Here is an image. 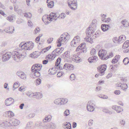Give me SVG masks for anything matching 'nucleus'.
Segmentation results:
<instances>
[{"label":"nucleus","instance_id":"nucleus-1","mask_svg":"<svg viewBox=\"0 0 129 129\" xmlns=\"http://www.w3.org/2000/svg\"><path fill=\"white\" fill-rule=\"evenodd\" d=\"M12 56L13 59L17 62L21 61L26 56L25 53L23 54L17 51H13L12 54L10 53H7L4 54L2 57V60L5 62L9 60Z\"/></svg>","mask_w":129,"mask_h":129},{"label":"nucleus","instance_id":"nucleus-2","mask_svg":"<svg viewBox=\"0 0 129 129\" xmlns=\"http://www.w3.org/2000/svg\"><path fill=\"white\" fill-rule=\"evenodd\" d=\"M70 36L67 33H63L61 35L59 38L58 39L57 41L58 43L57 45L58 47H60L62 43L64 44L66 41L69 40L70 39Z\"/></svg>","mask_w":129,"mask_h":129},{"label":"nucleus","instance_id":"nucleus-3","mask_svg":"<svg viewBox=\"0 0 129 129\" xmlns=\"http://www.w3.org/2000/svg\"><path fill=\"white\" fill-rule=\"evenodd\" d=\"M11 124L10 123V122H3L0 124L1 126H16L18 125L20 123V121L17 119H15L12 122Z\"/></svg>","mask_w":129,"mask_h":129},{"label":"nucleus","instance_id":"nucleus-4","mask_svg":"<svg viewBox=\"0 0 129 129\" xmlns=\"http://www.w3.org/2000/svg\"><path fill=\"white\" fill-rule=\"evenodd\" d=\"M68 3L69 7L73 10H76L77 7L76 0H68Z\"/></svg>","mask_w":129,"mask_h":129},{"label":"nucleus","instance_id":"nucleus-5","mask_svg":"<svg viewBox=\"0 0 129 129\" xmlns=\"http://www.w3.org/2000/svg\"><path fill=\"white\" fill-rule=\"evenodd\" d=\"M107 52L105 50H101L99 51L98 55L101 57V59L103 60H106L109 58V57H107Z\"/></svg>","mask_w":129,"mask_h":129},{"label":"nucleus","instance_id":"nucleus-6","mask_svg":"<svg viewBox=\"0 0 129 129\" xmlns=\"http://www.w3.org/2000/svg\"><path fill=\"white\" fill-rule=\"evenodd\" d=\"M85 44L84 43H81L76 49V51H78L80 50V52L81 53H86L87 50L86 48L85 47Z\"/></svg>","mask_w":129,"mask_h":129},{"label":"nucleus","instance_id":"nucleus-7","mask_svg":"<svg viewBox=\"0 0 129 129\" xmlns=\"http://www.w3.org/2000/svg\"><path fill=\"white\" fill-rule=\"evenodd\" d=\"M95 32V29L93 27L90 26L86 30V32L88 37H90L91 35L94 34Z\"/></svg>","mask_w":129,"mask_h":129},{"label":"nucleus","instance_id":"nucleus-8","mask_svg":"<svg viewBox=\"0 0 129 129\" xmlns=\"http://www.w3.org/2000/svg\"><path fill=\"white\" fill-rule=\"evenodd\" d=\"M106 65L104 64L100 66L97 69L99 72L103 75L104 74L105 72L106 69Z\"/></svg>","mask_w":129,"mask_h":129},{"label":"nucleus","instance_id":"nucleus-9","mask_svg":"<svg viewBox=\"0 0 129 129\" xmlns=\"http://www.w3.org/2000/svg\"><path fill=\"white\" fill-rule=\"evenodd\" d=\"M42 67V65L40 64H36L35 65H33L31 68V71L32 72H34L36 71H40Z\"/></svg>","mask_w":129,"mask_h":129},{"label":"nucleus","instance_id":"nucleus-10","mask_svg":"<svg viewBox=\"0 0 129 129\" xmlns=\"http://www.w3.org/2000/svg\"><path fill=\"white\" fill-rule=\"evenodd\" d=\"M95 106L94 104L91 103L90 102H88L87 104V109L88 111L90 112L93 111L94 109V106Z\"/></svg>","mask_w":129,"mask_h":129},{"label":"nucleus","instance_id":"nucleus-11","mask_svg":"<svg viewBox=\"0 0 129 129\" xmlns=\"http://www.w3.org/2000/svg\"><path fill=\"white\" fill-rule=\"evenodd\" d=\"M64 50V48H58L56 49L52 53V54H54L56 56H57L61 53Z\"/></svg>","mask_w":129,"mask_h":129},{"label":"nucleus","instance_id":"nucleus-12","mask_svg":"<svg viewBox=\"0 0 129 129\" xmlns=\"http://www.w3.org/2000/svg\"><path fill=\"white\" fill-rule=\"evenodd\" d=\"M14 102V100L11 98L7 99L5 101V103L6 105L7 106L10 105Z\"/></svg>","mask_w":129,"mask_h":129},{"label":"nucleus","instance_id":"nucleus-13","mask_svg":"<svg viewBox=\"0 0 129 129\" xmlns=\"http://www.w3.org/2000/svg\"><path fill=\"white\" fill-rule=\"evenodd\" d=\"M27 42H26V43H24L23 42H22L20 43V44L19 45V46L20 47H21V49H22L23 50L25 49V50L24 51V52H23V54L22 53V54H25H25H26V49H25V47L26 46V45H27ZM20 53H21V52H20Z\"/></svg>","mask_w":129,"mask_h":129},{"label":"nucleus","instance_id":"nucleus-14","mask_svg":"<svg viewBox=\"0 0 129 129\" xmlns=\"http://www.w3.org/2000/svg\"><path fill=\"white\" fill-rule=\"evenodd\" d=\"M63 68L66 70H73L74 68V66L71 64L66 63L63 66Z\"/></svg>","mask_w":129,"mask_h":129},{"label":"nucleus","instance_id":"nucleus-15","mask_svg":"<svg viewBox=\"0 0 129 129\" xmlns=\"http://www.w3.org/2000/svg\"><path fill=\"white\" fill-rule=\"evenodd\" d=\"M126 39V37L124 35H121L119 36L117 40V43H121L124 42Z\"/></svg>","mask_w":129,"mask_h":129},{"label":"nucleus","instance_id":"nucleus-16","mask_svg":"<svg viewBox=\"0 0 129 129\" xmlns=\"http://www.w3.org/2000/svg\"><path fill=\"white\" fill-rule=\"evenodd\" d=\"M112 108L115 110L117 112L119 113L123 111V109L120 107L115 105L112 106Z\"/></svg>","mask_w":129,"mask_h":129},{"label":"nucleus","instance_id":"nucleus-17","mask_svg":"<svg viewBox=\"0 0 129 129\" xmlns=\"http://www.w3.org/2000/svg\"><path fill=\"white\" fill-rule=\"evenodd\" d=\"M27 42L26 46L25 47L26 50H31L33 47L34 44L33 43H32L30 42Z\"/></svg>","mask_w":129,"mask_h":129},{"label":"nucleus","instance_id":"nucleus-18","mask_svg":"<svg viewBox=\"0 0 129 129\" xmlns=\"http://www.w3.org/2000/svg\"><path fill=\"white\" fill-rule=\"evenodd\" d=\"M98 59L96 55H94L89 57L88 59V60L89 63H91L96 62L98 60Z\"/></svg>","mask_w":129,"mask_h":129},{"label":"nucleus","instance_id":"nucleus-19","mask_svg":"<svg viewBox=\"0 0 129 129\" xmlns=\"http://www.w3.org/2000/svg\"><path fill=\"white\" fill-rule=\"evenodd\" d=\"M56 13H50L49 16V18L50 19L49 21H50L52 19H53L55 20H56L57 18H58L59 16L57 17Z\"/></svg>","mask_w":129,"mask_h":129},{"label":"nucleus","instance_id":"nucleus-20","mask_svg":"<svg viewBox=\"0 0 129 129\" xmlns=\"http://www.w3.org/2000/svg\"><path fill=\"white\" fill-rule=\"evenodd\" d=\"M110 27L108 25L102 24L101 25V28L104 31H106L110 28Z\"/></svg>","mask_w":129,"mask_h":129},{"label":"nucleus","instance_id":"nucleus-21","mask_svg":"<svg viewBox=\"0 0 129 129\" xmlns=\"http://www.w3.org/2000/svg\"><path fill=\"white\" fill-rule=\"evenodd\" d=\"M63 125L64 126V128L65 129H71V123L68 122H64L63 124Z\"/></svg>","mask_w":129,"mask_h":129},{"label":"nucleus","instance_id":"nucleus-22","mask_svg":"<svg viewBox=\"0 0 129 129\" xmlns=\"http://www.w3.org/2000/svg\"><path fill=\"white\" fill-rule=\"evenodd\" d=\"M97 36L94 34L91 37H88L87 39H86V40L88 42H90L91 43H93V39H95L97 37Z\"/></svg>","mask_w":129,"mask_h":129},{"label":"nucleus","instance_id":"nucleus-23","mask_svg":"<svg viewBox=\"0 0 129 129\" xmlns=\"http://www.w3.org/2000/svg\"><path fill=\"white\" fill-rule=\"evenodd\" d=\"M52 117L51 115H48L45 117V118L43 120V122L49 121L51 120Z\"/></svg>","mask_w":129,"mask_h":129},{"label":"nucleus","instance_id":"nucleus-24","mask_svg":"<svg viewBox=\"0 0 129 129\" xmlns=\"http://www.w3.org/2000/svg\"><path fill=\"white\" fill-rule=\"evenodd\" d=\"M34 96H36V97L37 99H40L42 98L43 95L40 92H36L35 93Z\"/></svg>","mask_w":129,"mask_h":129},{"label":"nucleus","instance_id":"nucleus-25","mask_svg":"<svg viewBox=\"0 0 129 129\" xmlns=\"http://www.w3.org/2000/svg\"><path fill=\"white\" fill-rule=\"evenodd\" d=\"M129 46V41L127 40L123 44L122 46V48L123 49H125Z\"/></svg>","mask_w":129,"mask_h":129},{"label":"nucleus","instance_id":"nucleus-26","mask_svg":"<svg viewBox=\"0 0 129 129\" xmlns=\"http://www.w3.org/2000/svg\"><path fill=\"white\" fill-rule=\"evenodd\" d=\"M6 114L7 115V116L10 118L13 116L14 115V113L10 111L6 112Z\"/></svg>","mask_w":129,"mask_h":129},{"label":"nucleus","instance_id":"nucleus-27","mask_svg":"<svg viewBox=\"0 0 129 129\" xmlns=\"http://www.w3.org/2000/svg\"><path fill=\"white\" fill-rule=\"evenodd\" d=\"M56 57V56L54 54H52V55L49 54L46 57L49 59H53Z\"/></svg>","mask_w":129,"mask_h":129},{"label":"nucleus","instance_id":"nucleus-28","mask_svg":"<svg viewBox=\"0 0 129 129\" xmlns=\"http://www.w3.org/2000/svg\"><path fill=\"white\" fill-rule=\"evenodd\" d=\"M75 41V39H73L71 43V46L73 47H76L78 45V44H77Z\"/></svg>","mask_w":129,"mask_h":129},{"label":"nucleus","instance_id":"nucleus-29","mask_svg":"<svg viewBox=\"0 0 129 129\" xmlns=\"http://www.w3.org/2000/svg\"><path fill=\"white\" fill-rule=\"evenodd\" d=\"M61 99H58L55 100L54 101V103L56 105H61Z\"/></svg>","mask_w":129,"mask_h":129},{"label":"nucleus","instance_id":"nucleus-30","mask_svg":"<svg viewBox=\"0 0 129 129\" xmlns=\"http://www.w3.org/2000/svg\"><path fill=\"white\" fill-rule=\"evenodd\" d=\"M61 58L60 57H58L56 60L55 63V66L56 67H58L60 64L61 61Z\"/></svg>","mask_w":129,"mask_h":129},{"label":"nucleus","instance_id":"nucleus-31","mask_svg":"<svg viewBox=\"0 0 129 129\" xmlns=\"http://www.w3.org/2000/svg\"><path fill=\"white\" fill-rule=\"evenodd\" d=\"M54 6V2L53 1H51L49 2L47 5L48 7L49 8H52Z\"/></svg>","mask_w":129,"mask_h":129},{"label":"nucleus","instance_id":"nucleus-32","mask_svg":"<svg viewBox=\"0 0 129 129\" xmlns=\"http://www.w3.org/2000/svg\"><path fill=\"white\" fill-rule=\"evenodd\" d=\"M61 105H64L66 104L68 102V100L67 99H61Z\"/></svg>","mask_w":129,"mask_h":129},{"label":"nucleus","instance_id":"nucleus-33","mask_svg":"<svg viewBox=\"0 0 129 129\" xmlns=\"http://www.w3.org/2000/svg\"><path fill=\"white\" fill-rule=\"evenodd\" d=\"M121 88L124 90L125 91L127 88V84H124L121 85Z\"/></svg>","mask_w":129,"mask_h":129},{"label":"nucleus","instance_id":"nucleus-34","mask_svg":"<svg viewBox=\"0 0 129 129\" xmlns=\"http://www.w3.org/2000/svg\"><path fill=\"white\" fill-rule=\"evenodd\" d=\"M49 16L48 15H45L43 16L42 17V20L43 22H46V20L49 19Z\"/></svg>","mask_w":129,"mask_h":129},{"label":"nucleus","instance_id":"nucleus-35","mask_svg":"<svg viewBox=\"0 0 129 129\" xmlns=\"http://www.w3.org/2000/svg\"><path fill=\"white\" fill-rule=\"evenodd\" d=\"M121 23L123 24L124 27H127V25L128 23L126 20H123L121 21Z\"/></svg>","mask_w":129,"mask_h":129},{"label":"nucleus","instance_id":"nucleus-36","mask_svg":"<svg viewBox=\"0 0 129 129\" xmlns=\"http://www.w3.org/2000/svg\"><path fill=\"white\" fill-rule=\"evenodd\" d=\"M123 61L124 64L126 65L129 63V59L127 57H125L123 59Z\"/></svg>","mask_w":129,"mask_h":129},{"label":"nucleus","instance_id":"nucleus-37","mask_svg":"<svg viewBox=\"0 0 129 129\" xmlns=\"http://www.w3.org/2000/svg\"><path fill=\"white\" fill-rule=\"evenodd\" d=\"M19 86V82H15V83L13 85V90H15V89L18 88Z\"/></svg>","mask_w":129,"mask_h":129},{"label":"nucleus","instance_id":"nucleus-38","mask_svg":"<svg viewBox=\"0 0 129 129\" xmlns=\"http://www.w3.org/2000/svg\"><path fill=\"white\" fill-rule=\"evenodd\" d=\"M41 80L40 79H38L36 80L35 82V84L37 85L40 84L41 83Z\"/></svg>","mask_w":129,"mask_h":129},{"label":"nucleus","instance_id":"nucleus-39","mask_svg":"<svg viewBox=\"0 0 129 129\" xmlns=\"http://www.w3.org/2000/svg\"><path fill=\"white\" fill-rule=\"evenodd\" d=\"M39 71H35L34 70V72H34V75L37 77H39L40 76V74Z\"/></svg>","mask_w":129,"mask_h":129},{"label":"nucleus","instance_id":"nucleus-40","mask_svg":"<svg viewBox=\"0 0 129 129\" xmlns=\"http://www.w3.org/2000/svg\"><path fill=\"white\" fill-rule=\"evenodd\" d=\"M114 65H112L109 67V69L112 70L114 72H115L116 70V68L114 66Z\"/></svg>","mask_w":129,"mask_h":129},{"label":"nucleus","instance_id":"nucleus-41","mask_svg":"<svg viewBox=\"0 0 129 129\" xmlns=\"http://www.w3.org/2000/svg\"><path fill=\"white\" fill-rule=\"evenodd\" d=\"M64 116H68L70 114L69 110H66L64 113Z\"/></svg>","mask_w":129,"mask_h":129},{"label":"nucleus","instance_id":"nucleus-42","mask_svg":"<svg viewBox=\"0 0 129 129\" xmlns=\"http://www.w3.org/2000/svg\"><path fill=\"white\" fill-rule=\"evenodd\" d=\"M103 112L106 113H109L110 114H112V112L106 109H104L102 110Z\"/></svg>","mask_w":129,"mask_h":129},{"label":"nucleus","instance_id":"nucleus-43","mask_svg":"<svg viewBox=\"0 0 129 129\" xmlns=\"http://www.w3.org/2000/svg\"><path fill=\"white\" fill-rule=\"evenodd\" d=\"M20 77L21 79H26V75L24 72H23V74L22 73V74L20 76Z\"/></svg>","mask_w":129,"mask_h":129},{"label":"nucleus","instance_id":"nucleus-44","mask_svg":"<svg viewBox=\"0 0 129 129\" xmlns=\"http://www.w3.org/2000/svg\"><path fill=\"white\" fill-rule=\"evenodd\" d=\"M63 56L67 58H69L70 56L69 52L68 51L65 52L64 53Z\"/></svg>","mask_w":129,"mask_h":129},{"label":"nucleus","instance_id":"nucleus-45","mask_svg":"<svg viewBox=\"0 0 129 129\" xmlns=\"http://www.w3.org/2000/svg\"><path fill=\"white\" fill-rule=\"evenodd\" d=\"M26 94L30 98H31L33 96H34V95H35L34 93H30L28 92L26 93Z\"/></svg>","mask_w":129,"mask_h":129},{"label":"nucleus","instance_id":"nucleus-46","mask_svg":"<svg viewBox=\"0 0 129 129\" xmlns=\"http://www.w3.org/2000/svg\"><path fill=\"white\" fill-rule=\"evenodd\" d=\"M96 53V51L95 49L93 48L91 51L90 54L91 55H95Z\"/></svg>","mask_w":129,"mask_h":129},{"label":"nucleus","instance_id":"nucleus-47","mask_svg":"<svg viewBox=\"0 0 129 129\" xmlns=\"http://www.w3.org/2000/svg\"><path fill=\"white\" fill-rule=\"evenodd\" d=\"M70 79L71 80L73 81L75 79V77L74 74H72L70 77Z\"/></svg>","mask_w":129,"mask_h":129},{"label":"nucleus","instance_id":"nucleus-48","mask_svg":"<svg viewBox=\"0 0 129 129\" xmlns=\"http://www.w3.org/2000/svg\"><path fill=\"white\" fill-rule=\"evenodd\" d=\"M56 67L55 68H56L57 69H59L60 70H62L63 68V66L61 64H59L58 66V67Z\"/></svg>","mask_w":129,"mask_h":129},{"label":"nucleus","instance_id":"nucleus-49","mask_svg":"<svg viewBox=\"0 0 129 129\" xmlns=\"http://www.w3.org/2000/svg\"><path fill=\"white\" fill-rule=\"evenodd\" d=\"M6 19L7 20L11 22H12L13 20V19L11 16L7 17Z\"/></svg>","mask_w":129,"mask_h":129},{"label":"nucleus","instance_id":"nucleus-50","mask_svg":"<svg viewBox=\"0 0 129 129\" xmlns=\"http://www.w3.org/2000/svg\"><path fill=\"white\" fill-rule=\"evenodd\" d=\"M118 61V59L114 57V58L112 60V63L115 64Z\"/></svg>","mask_w":129,"mask_h":129},{"label":"nucleus","instance_id":"nucleus-51","mask_svg":"<svg viewBox=\"0 0 129 129\" xmlns=\"http://www.w3.org/2000/svg\"><path fill=\"white\" fill-rule=\"evenodd\" d=\"M40 30V29H39V28H36L35 30L34 31V33L35 34H36L37 33L39 32Z\"/></svg>","mask_w":129,"mask_h":129},{"label":"nucleus","instance_id":"nucleus-52","mask_svg":"<svg viewBox=\"0 0 129 129\" xmlns=\"http://www.w3.org/2000/svg\"><path fill=\"white\" fill-rule=\"evenodd\" d=\"M53 38H49L47 40V43L48 44H50L53 41Z\"/></svg>","mask_w":129,"mask_h":129},{"label":"nucleus","instance_id":"nucleus-53","mask_svg":"<svg viewBox=\"0 0 129 129\" xmlns=\"http://www.w3.org/2000/svg\"><path fill=\"white\" fill-rule=\"evenodd\" d=\"M31 13H28V14L25 13L24 16L26 17L30 18L31 17Z\"/></svg>","mask_w":129,"mask_h":129},{"label":"nucleus","instance_id":"nucleus-54","mask_svg":"<svg viewBox=\"0 0 129 129\" xmlns=\"http://www.w3.org/2000/svg\"><path fill=\"white\" fill-rule=\"evenodd\" d=\"M51 48V46H48V47H46L45 49H43V51H44V52H46V51H47L49 50Z\"/></svg>","mask_w":129,"mask_h":129},{"label":"nucleus","instance_id":"nucleus-55","mask_svg":"<svg viewBox=\"0 0 129 129\" xmlns=\"http://www.w3.org/2000/svg\"><path fill=\"white\" fill-rule=\"evenodd\" d=\"M93 123V120L92 119L88 121V125L90 126H91Z\"/></svg>","mask_w":129,"mask_h":129},{"label":"nucleus","instance_id":"nucleus-56","mask_svg":"<svg viewBox=\"0 0 129 129\" xmlns=\"http://www.w3.org/2000/svg\"><path fill=\"white\" fill-rule=\"evenodd\" d=\"M56 127V125L53 123H52L50 125V127L52 129H54Z\"/></svg>","mask_w":129,"mask_h":129},{"label":"nucleus","instance_id":"nucleus-57","mask_svg":"<svg viewBox=\"0 0 129 129\" xmlns=\"http://www.w3.org/2000/svg\"><path fill=\"white\" fill-rule=\"evenodd\" d=\"M28 25L31 27L32 26L33 24L31 22L30 20H28Z\"/></svg>","mask_w":129,"mask_h":129},{"label":"nucleus","instance_id":"nucleus-58","mask_svg":"<svg viewBox=\"0 0 129 129\" xmlns=\"http://www.w3.org/2000/svg\"><path fill=\"white\" fill-rule=\"evenodd\" d=\"M95 20H93L92 21V22L91 23V24L90 26L91 27H94V26H95Z\"/></svg>","mask_w":129,"mask_h":129},{"label":"nucleus","instance_id":"nucleus-59","mask_svg":"<svg viewBox=\"0 0 129 129\" xmlns=\"http://www.w3.org/2000/svg\"><path fill=\"white\" fill-rule=\"evenodd\" d=\"M22 73H23V72H21V71H18L16 73V74L19 77L22 74Z\"/></svg>","mask_w":129,"mask_h":129},{"label":"nucleus","instance_id":"nucleus-60","mask_svg":"<svg viewBox=\"0 0 129 129\" xmlns=\"http://www.w3.org/2000/svg\"><path fill=\"white\" fill-rule=\"evenodd\" d=\"M114 93L116 94L119 95L120 93V91L119 90H117L114 91Z\"/></svg>","mask_w":129,"mask_h":129},{"label":"nucleus","instance_id":"nucleus-61","mask_svg":"<svg viewBox=\"0 0 129 129\" xmlns=\"http://www.w3.org/2000/svg\"><path fill=\"white\" fill-rule=\"evenodd\" d=\"M111 20V19L110 18H105V22H109Z\"/></svg>","mask_w":129,"mask_h":129},{"label":"nucleus","instance_id":"nucleus-62","mask_svg":"<svg viewBox=\"0 0 129 129\" xmlns=\"http://www.w3.org/2000/svg\"><path fill=\"white\" fill-rule=\"evenodd\" d=\"M59 16L61 17V18H64L65 17L66 15L64 13H62Z\"/></svg>","mask_w":129,"mask_h":129},{"label":"nucleus","instance_id":"nucleus-63","mask_svg":"<svg viewBox=\"0 0 129 129\" xmlns=\"http://www.w3.org/2000/svg\"><path fill=\"white\" fill-rule=\"evenodd\" d=\"M35 114L34 113H31L29 115V117L30 118H33L34 117V116H35Z\"/></svg>","mask_w":129,"mask_h":129},{"label":"nucleus","instance_id":"nucleus-64","mask_svg":"<svg viewBox=\"0 0 129 129\" xmlns=\"http://www.w3.org/2000/svg\"><path fill=\"white\" fill-rule=\"evenodd\" d=\"M125 123V122L124 120H122L120 121V123L122 125H124Z\"/></svg>","mask_w":129,"mask_h":129}]
</instances>
